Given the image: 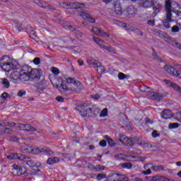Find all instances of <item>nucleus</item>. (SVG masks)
Returning a JSON list of instances; mask_svg holds the SVG:
<instances>
[{"mask_svg": "<svg viewBox=\"0 0 181 181\" xmlns=\"http://www.w3.org/2000/svg\"><path fill=\"white\" fill-rule=\"evenodd\" d=\"M9 57L6 55L3 56L0 59V67H1L2 70L6 73H9L11 70L18 69V66H19V64L17 62L12 61L11 62H9Z\"/></svg>", "mask_w": 181, "mask_h": 181, "instance_id": "nucleus-1", "label": "nucleus"}, {"mask_svg": "<svg viewBox=\"0 0 181 181\" xmlns=\"http://www.w3.org/2000/svg\"><path fill=\"white\" fill-rule=\"evenodd\" d=\"M76 110L82 117H91L93 115V109L88 105H81L77 106Z\"/></svg>", "mask_w": 181, "mask_h": 181, "instance_id": "nucleus-2", "label": "nucleus"}, {"mask_svg": "<svg viewBox=\"0 0 181 181\" xmlns=\"http://www.w3.org/2000/svg\"><path fill=\"white\" fill-rule=\"evenodd\" d=\"M107 181H128L129 179L125 175H119L118 173L110 174L107 177Z\"/></svg>", "mask_w": 181, "mask_h": 181, "instance_id": "nucleus-3", "label": "nucleus"}, {"mask_svg": "<svg viewBox=\"0 0 181 181\" xmlns=\"http://www.w3.org/2000/svg\"><path fill=\"white\" fill-rule=\"evenodd\" d=\"M164 70L169 74H173V76H177V70H181V64H176L173 66L165 65L164 66Z\"/></svg>", "mask_w": 181, "mask_h": 181, "instance_id": "nucleus-4", "label": "nucleus"}, {"mask_svg": "<svg viewBox=\"0 0 181 181\" xmlns=\"http://www.w3.org/2000/svg\"><path fill=\"white\" fill-rule=\"evenodd\" d=\"M19 160H23L24 162H25L26 165L30 166L31 169H35V168H37V166H36V163H35V161H33V159L30 157H27L23 154L19 155Z\"/></svg>", "mask_w": 181, "mask_h": 181, "instance_id": "nucleus-5", "label": "nucleus"}, {"mask_svg": "<svg viewBox=\"0 0 181 181\" xmlns=\"http://www.w3.org/2000/svg\"><path fill=\"white\" fill-rule=\"evenodd\" d=\"M63 8H66V9H78L80 8H84L86 4L81 3H62L60 4Z\"/></svg>", "mask_w": 181, "mask_h": 181, "instance_id": "nucleus-6", "label": "nucleus"}, {"mask_svg": "<svg viewBox=\"0 0 181 181\" xmlns=\"http://www.w3.org/2000/svg\"><path fill=\"white\" fill-rule=\"evenodd\" d=\"M153 32L154 35H156L158 37H160V39H163L164 40H165V42H168V43H170L172 42V38L160 30L155 29L153 30Z\"/></svg>", "mask_w": 181, "mask_h": 181, "instance_id": "nucleus-7", "label": "nucleus"}, {"mask_svg": "<svg viewBox=\"0 0 181 181\" xmlns=\"http://www.w3.org/2000/svg\"><path fill=\"white\" fill-rule=\"evenodd\" d=\"M89 30L96 35L97 36H101V37H110V35L102 30H100L97 27L90 26Z\"/></svg>", "mask_w": 181, "mask_h": 181, "instance_id": "nucleus-8", "label": "nucleus"}, {"mask_svg": "<svg viewBox=\"0 0 181 181\" xmlns=\"http://www.w3.org/2000/svg\"><path fill=\"white\" fill-rule=\"evenodd\" d=\"M13 173L14 176H22V175H25V173H26V168L13 165Z\"/></svg>", "mask_w": 181, "mask_h": 181, "instance_id": "nucleus-9", "label": "nucleus"}, {"mask_svg": "<svg viewBox=\"0 0 181 181\" xmlns=\"http://www.w3.org/2000/svg\"><path fill=\"white\" fill-rule=\"evenodd\" d=\"M30 81H35L37 83L40 78V72L37 69H31V71L29 74Z\"/></svg>", "mask_w": 181, "mask_h": 181, "instance_id": "nucleus-10", "label": "nucleus"}, {"mask_svg": "<svg viewBox=\"0 0 181 181\" xmlns=\"http://www.w3.org/2000/svg\"><path fill=\"white\" fill-rule=\"evenodd\" d=\"M41 152H45V153H47V155H54V152H53L49 148H33V153L34 155H37L38 153H41Z\"/></svg>", "mask_w": 181, "mask_h": 181, "instance_id": "nucleus-11", "label": "nucleus"}, {"mask_svg": "<svg viewBox=\"0 0 181 181\" xmlns=\"http://www.w3.org/2000/svg\"><path fill=\"white\" fill-rule=\"evenodd\" d=\"M119 141L123 144V145H126L127 146H132L134 145V140L128 138L125 135L120 136Z\"/></svg>", "mask_w": 181, "mask_h": 181, "instance_id": "nucleus-12", "label": "nucleus"}, {"mask_svg": "<svg viewBox=\"0 0 181 181\" xmlns=\"http://www.w3.org/2000/svg\"><path fill=\"white\" fill-rule=\"evenodd\" d=\"M78 16H81L84 21H88V22H90V23H95V19L93 18L86 11H81L78 13Z\"/></svg>", "mask_w": 181, "mask_h": 181, "instance_id": "nucleus-13", "label": "nucleus"}, {"mask_svg": "<svg viewBox=\"0 0 181 181\" xmlns=\"http://www.w3.org/2000/svg\"><path fill=\"white\" fill-rule=\"evenodd\" d=\"M66 83H69V84H74L78 90H83V85H81V83L74 78L68 77L66 78Z\"/></svg>", "mask_w": 181, "mask_h": 181, "instance_id": "nucleus-14", "label": "nucleus"}, {"mask_svg": "<svg viewBox=\"0 0 181 181\" xmlns=\"http://www.w3.org/2000/svg\"><path fill=\"white\" fill-rule=\"evenodd\" d=\"M165 94L160 93L158 92H154L151 94V100H156L157 103H159L161 100H163L165 98Z\"/></svg>", "mask_w": 181, "mask_h": 181, "instance_id": "nucleus-15", "label": "nucleus"}, {"mask_svg": "<svg viewBox=\"0 0 181 181\" xmlns=\"http://www.w3.org/2000/svg\"><path fill=\"white\" fill-rule=\"evenodd\" d=\"M64 28H65V29H69V30H71V32H73V30H74L76 37H81V36L83 35V33L79 32L78 30H76V28L71 26V25L69 23H66L64 25Z\"/></svg>", "mask_w": 181, "mask_h": 181, "instance_id": "nucleus-16", "label": "nucleus"}, {"mask_svg": "<svg viewBox=\"0 0 181 181\" xmlns=\"http://www.w3.org/2000/svg\"><path fill=\"white\" fill-rule=\"evenodd\" d=\"M164 83H165V84H167V86H169L170 87H172L173 88H174V90H176V91H178V93H180V94H181V87L180 86H177L176 83H175L168 79H165Z\"/></svg>", "mask_w": 181, "mask_h": 181, "instance_id": "nucleus-17", "label": "nucleus"}, {"mask_svg": "<svg viewBox=\"0 0 181 181\" xmlns=\"http://www.w3.org/2000/svg\"><path fill=\"white\" fill-rule=\"evenodd\" d=\"M113 6L115 13L117 15H121L122 13V8L121 7V3L119 1H116L113 3Z\"/></svg>", "mask_w": 181, "mask_h": 181, "instance_id": "nucleus-18", "label": "nucleus"}, {"mask_svg": "<svg viewBox=\"0 0 181 181\" xmlns=\"http://www.w3.org/2000/svg\"><path fill=\"white\" fill-rule=\"evenodd\" d=\"M93 42H95L96 45H98L100 49H105V47L107 46V42L97 37H93Z\"/></svg>", "mask_w": 181, "mask_h": 181, "instance_id": "nucleus-19", "label": "nucleus"}, {"mask_svg": "<svg viewBox=\"0 0 181 181\" xmlns=\"http://www.w3.org/2000/svg\"><path fill=\"white\" fill-rule=\"evenodd\" d=\"M10 80L13 83H18L21 80V72L15 71L10 75Z\"/></svg>", "mask_w": 181, "mask_h": 181, "instance_id": "nucleus-20", "label": "nucleus"}, {"mask_svg": "<svg viewBox=\"0 0 181 181\" xmlns=\"http://www.w3.org/2000/svg\"><path fill=\"white\" fill-rule=\"evenodd\" d=\"M153 5V0H141L140 6L143 8H151Z\"/></svg>", "mask_w": 181, "mask_h": 181, "instance_id": "nucleus-21", "label": "nucleus"}, {"mask_svg": "<svg viewBox=\"0 0 181 181\" xmlns=\"http://www.w3.org/2000/svg\"><path fill=\"white\" fill-rule=\"evenodd\" d=\"M172 18H173V16H170L169 14L166 15V19L163 20V21L164 28H166L167 29H169V28H170L169 22H173L174 21Z\"/></svg>", "mask_w": 181, "mask_h": 181, "instance_id": "nucleus-22", "label": "nucleus"}, {"mask_svg": "<svg viewBox=\"0 0 181 181\" xmlns=\"http://www.w3.org/2000/svg\"><path fill=\"white\" fill-rule=\"evenodd\" d=\"M165 12L166 15L172 16V4L170 0L165 1Z\"/></svg>", "mask_w": 181, "mask_h": 181, "instance_id": "nucleus-23", "label": "nucleus"}, {"mask_svg": "<svg viewBox=\"0 0 181 181\" xmlns=\"http://www.w3.org/2000/svg\"><path fill=\"white\" fill-rule=\"evenodd\" d=\"M172 115H173L172 111L169 110H165L161 113V117L162 118H164V119H169V118H172Z\"/></svg>", "mask_w": 181, "mask_h": 181, "instance_id": "nucleus-24", "label": "nucleus"}, {"mask_svg": "<svg viewBox=\"0 0 181 181\" xmlns=\"http://www.w3.org/2000/svg\"><path fill=\"white\" fill-rule=\"evenodd\" d=\"M30 71H32V67L24 65L21 68L20 73H23L24 74H30Z\"/></svg>", "mask_w": 181, "mask_h": 181, "instance_id": "nucleus-25", "label": "nucleus"}, {"mask_svg": "<svg viewBox=\"0 0 181 181\" xmlns=\"http://www.w3.org/2000/svg\"><path fill=\"white\" fill-rule=\"evenodd\" d=\"M137 144L138 145H141V146L144 147V148H149V149H151V148H153V146L151 144L146 143L141 139H137Z\"/></svg>", "mask_w": 181, "mask_h": 181, "instance_id": "nucleus-26", "label": "nucleus"}, {"mask_svg": "<svg viewBox=\"0 0 181 181\" xmlns=\"http://www.w3.org/2000/svg\"><path fill=\"white\" fill-rule=\"evenodd\" d=\"M137 12L136 8L134 7V6H130L127 8L128 16H133V15H136Z\"/></svg>", "mask_w": 181, "mask_h": 181, "instance_id": "nucleus-27", "label": "nucleus"}, {"mask_svg": "<svg viewBox=\"0 0 181 181\" xmlns=\"http://www.w3.org/2000/svg\"><path fill=\"white\" fill-rule=\"evenodd\" d=\"M153 9H154V13H158L159 11H160V8L162 6L158 1H154L153 0V5H152Z\"/></svg>", "mask_w": 181, "mask_h": 181, "instance_id": "nucleus-28", "label": "nucleus"}, {"mask_svg": "<svg viewBox=\"0 0 181 181\" xmlns=\"http://www.w3.org/2000/svg\"><path fill=\"white\" fill-rule=\"evenodd\" d=\"M20 80L21 81H30L29 74H23L20 72Z\"/></svg>", "mask_w": 181, "mask_h": 181, "instance_id": "nucleus-29", "label": "nucleus"}, {"mask_svg": "<svg viewBox=\"0 0 181 181\" xmlns=\"http://www.w3.org/2000/svg\"><path fill=\"white\" fill-rule=\"evenodd\" d=\"M60 158L59 157H54L53 158H49L47 160V165H54V163H59Z\"/></svg>", "mask_w": 181, "mask_h": 181, "instance_id": "nucleus-30", "label": "nucleus"}, {"mask_svg": "<svg viewBox=\"0 0 181 181\" xmlns=\"http://www.w3.org/2000/svg\"><path fill=\"white\" fill-rule=\"evenodd\" d=\"M87 63L90 67H93V68L97 67L100 64V62H98V61L95 59H88L87 61Z\"/></svg>", "mask_w": 181, "mask_h": 181, "instance_id": "nucleus-31", "label": "nucleus"}, {"mask_svg": "<svg viewBox=\"0 0 181 181\" xmlns=\"http://www.w3.org/2000/svg\"><path fill=\"white\" fill-rule=\"evenodd\" d=\"M151 169L152 170H154V172H160V170H166L165 169V167H163V165H153L151 166Z\"/></svg>", "mask_w": 181, "mask_h": 181, "instance_id": "nucleus-32", "label": "nucleus"}, {"mask_svg": "<svg viewBox=\"0 0 181 181\" xmlns=\"http://www.w3.org/2000/svg\"><path fill=\"white\" fill-rule=\"evenodd\" d=\"M19 155H21V154L18 153H11V155L7 156L6 158L9 160H13V159H18L19 160V157H20Z\"/></svg>", "mask_w": 181, "mask_h": 181, "instance_id": "nucleus-33", "label": "nucleus"}, {"mask_svg": "<svg viewBox=\"0 0 181 181\" xmlns=\"http://www.w3.org/2000/svg\"><path fill=\"white\" fill-rule=\"evenodd\" d=\"M104 139L105 140H107L108 145H110V146H115V142H114V140H112V139L110 138V136H108V135H105L104 136Z\"/></svg>", "mask_w": 181, "mask_h": 181, "instance_id": "nucleus-34", "label": "nucleus"}, {"mask_svg": "<svg viewBox=\"0 0 181 181\" xmlns=\"http://www.w3.org/2000/svg\"><path fill=\"white\" fill-rule=\"evenodd\" d=\"M38 6H40V8H48V9H52V6L45 1H39Z\"/></svg>", "mask_w": 181, "mask_h": 181, "instance_id": "nucleus-35", "label": "nucleus"}, {"mask_svg": "<svg viewBox=\"0 0 181 181\" xmlns=\"http://www.w3.org/2000/svg\"><path fill=\"white\" fill-rule=\"evenodd\" d=\"M21 149L23 152H25L27 153H32L33 152V148L29 146H23Z\"/></svg>", "mask_w": 181, "mask_h": 181, "instance_id": "nucleus-36", "label": "nucleus"}, {"mask_svg": "<svg viewBox=\"0 0 181 181\" xmlns=\"http://www.w3.org/2000/svg\"><path fill=\"white\" fill-rule=\"evenodd\" d=\"M104 50H107V52H109V53H112L113 54H117V50L114 49L111 46H107L105 47Z\"/></svg>", "mask_w": 181, "mask_h": 181, "instance_id": "nucleus-37", "label": "nucleus"}, {"mask_svg": "<svg viewBox=\"0 0 181 181\" xmlns=\"http://www.w3.org/2000/svg\"><path fill=\"white\" fill-rule=\"evenodd\" d=\"M25 131L27 132H33L36 131V128L32 127L30 124H25Z\"/></svg>", "mask_w": 181, "mask_h": 181, "instance_id": "nucleus-38", "label": "nucleus"}, {"mask_svg": "<svg viewBox=\"0 0 181 181\" xmlns=\"http://www.w3.org/2000/svg\"><path fill=\"white\" fill-rule=\"evenodd\" d=\"M12 131H13L12 129L6 127L4 130L0 131V136L1 135L12 134Z\"/></svg>", "mask_w": 181, "mask_h": 181, "instance_id": "nucleus-39", "label": "nucleus"}, {"mask_svg": "<svg viewBox=\"0 0 181 181\" xmlns=\"http://www.w3.org/2000/svg\"><path fill=\"white\" fill-rule=\"evenodd\" d=\"M1 84H3L4 87H5V88H9L10 83H9V81H8V79L2 78Z\"/></svg>", "mask_w": 181, "mask_h": 181, "instance_id": "nucleus-40", "label": "nucleus"}, {"mask_svg": "<svg viewBox=\"0 0 181 181\" xmlns=\"http://www.w3.org/2000/svg\"><path fill=\"white\" fill-rule=\"evenodd\" d=\"M92 110V115L89 117H94L95 115H98L100 114V109L98 108H94V107H90Z\"/></svg>", "mask_w": 181, "mask_h": 181, "instance_id": "nucleus-41", "label": "nucleus"}, {"mask_svg": "<svg viewBox=\"0 0 181 181\" xmlns=\"http://www.w3.org/2000/svg\"><path fill=\"white\" fill-rule=\"evenodd\" d=\"M97 67V71L99 74L104 73L105 71V68L103 66V65H100V63L98 64Z\"/></svg>", "mask_w": 181, "mask_h": 181, "instance_id": "nucleus-42", "label": "nucleus"}, {"mask_svg": "<svg viewBox=\"0 0 181 181\" xmlns=\"http://www.w3.org/2000/svg\"><path fill=\"white\" fill-rule=\"evenodd\" d=\"M105 177H107V175H105V173H99L96 176V180L100 181L103 180V179H105Z\"/></svg>", "mask_w": 181, "mask_h": 181, "instance_id": "nucleus-43", "label": "nucleus"}, {"mask_svg": "<svg viewBox=\"0 0 181 181\" xmlns=\"http://www.w3.org/2000/svg\"><path fill=\"white\" fill-rule=\"evenodd\" d=\"M122 168L124 169H131L132 168V164L131 163H124L122 164Z\"/></svg>", "mask_w": 181, "mask_h": 181, "instance_id": "nucleus-44", "label": "nucleus"}, {"mask_svg": "<svg viewBox=\"0 0 181 181\" xmlns=\"http://www.w3.org/2000/svg\"><path fill=\"white\" fill-rule=\"evenodd\" d=\"M59 87H61V90H64V91H73V89L68 88L67 85L63 83L61 84V86H59Z\"/></svg>", "mask_w": 181, "mask_h": 181, "instance_id": "nucleus-45", "label": "nucleus"}, {"mask_svg": "<svg viewBox=\"0 0 181 181\" xmlns=\"http://www.w3.org/2000/svg\"><path fill=\"white\" fill-rule=\"evenodd\" d=\"M15 26L16 28H17V29H18L19 32L25 29V27H23V25L21 23H16Z\"/></svg>", "mask_w": 181, "mask_h": 181, "instance_id": "nucleus-46", "label": "nucleus"}, {"mask_svg": "<svg viewBox=\"0 0 181 181\" xmlns=\"http://www.w3.org/2000/svg\"><path fill=\"white\" fill-rule=\"evenodd\" d=\"M108 115V109L105 108L102 110L101 113L100 114V117H107Z\"/></svg>", "mask_w": 181, "mask_h": 181, "instance_id": "nucleus-47", "label": "nucleus"}, {"mask_svg": "<svg viewBox=\"0 0 181 181\" xmlns=\"http://www.w3.org/2000/svg\"><path fill=\"white\" fill-rule=\"evenodd\" d=\"M118 78L119 80H124V78H127V75L124 73L119 72L118 74Z\"/></svg>", "mask_w": 181, "mask_h": 181, "instance_id": "nucleus-48", "label": "nucleus"}, {"mask_svg": "<svg viewBox=\"0 0 181 181\" xmlns=\"http://www.w3.org/2000/svg\"><path fill=\"white\" fill-rule=\"evenodd\" d=\"M129 29H130V30H132V32H134V30H136L137 31V33H139V35L140 36H142V35H144V33H142V32H141V30H138L137 28H135L134 27H130L129 28Z\"/></svg>", "mask_w": 181, "mask_h": 181, "instance_id": "nucleus-49", "label": "nucleus"}, {"mask_svg": "<svg viewBox=\"0 0 181 181\" xmlns=\"http://www.w3.org/2000/svg\"><path fill=\"white\" fill-rule=\"evenodd\" d=\"M168 127L170 129H173L174 128H179V124L177 123H172Z\"/></svg>", "mask_w": 181, "mask_h": 181, "instance_id": "nucleus-50", "label": "nucleus"}, {"mask_svg": "<svg viewBox=\"0 0 181 181\" xmlns=\"http://www.w3.org/2000/svg\"><path fill=\"white\" fill-rule=\"evenodd\" d=\"M17 95L18 97H23V95H26V91L25 90H19L17 93Z\"/></svg>", "mask_w": 181, "mask_h": 181, "instance_id": "nucleus-51", "label": "nucleus"}, {"mask_svg": "<svg viewBox=\"0 0 181 181\" xmlns=\"http://www.w3.org/2000/svg\"><path fill=\"white\" fill-rule=\"evenodd\" d=\"M153 57L155 60L160 62V58L158 57V54L156 53L155 50H153Z\"/></svg>", "mask_w": 181, "mask_h": 181, "instance_id": "nucleus-52", "label": "nucleus"}, {"mask_svg": "<svg viewBox=\"0 0 181 181\" xmlns=\"http://www.w3.org/2000/svg\"><path fill=\"white\" fill-rule=\"evenodd\" d=\"M151 135H152L153 138H158V136H160V134L158 133V131H156V130H154L152 132Z\"/></svg>", "mask_w": 181, "mask_h": 181, "instance_id": "nucleus-53", "label": "nucleus"}, {"mask_svg": "<svg viewBox=\"0 0 181 181\" xmlns=\"http://www.w3.org/2000/svg\"><path fill=\"white\" fill-rule=\"evenodd\" d=\"M33 62L34 63V64H36L37 66V64H40V58L39 57H35Z\"/></svg>", "mask_w": 181, "mask_h": 181, "instance_id": "nucleus-54", "label": "nucleus"}, {"mask_svg": "<svg viewBox=\"0 0 181 181\" xmlns=\"http://www.w3.org/2000/svg\"><path fill=\"white\" fill-rule=\"evenodd\" d=\"M99 145L103 148H105V146H107V141H105V140H102L99 142Z\"/></svg>", "mask_w": 181, "mask_h": 181, "instance_id": "nucleus-55", "label": "nucleus"}, {"mask_svg": "<svg viewBox=\"0 0 181 181\" xmlns=\"http://www.w3.org/2000/svg\"><path fill=\"white\" fill-rule=\"evenodd\" d=\"M25 124H20L18 126V129H20V131H25Z\"/></svg>", "mask_w": 181, "mask_h": 181, "instance_id": "nucleus-56", "label": "nucleus"}, {"mask_svg": "<svg viewBox=\"0 0 181 181\" xmlns=\"http://www.w3.org/2000/svg\"><path fill=\"white\" fill-rule=\"evenodd\" d=\"M96 169H97V170H99L100 172H101V170H104V169H105V166H104V165H96Z\"/></svg>", "mask_w": 181, "mask_h": 181, "instance_id": "nucleus-57", "label": "nucleus"}, {"mask_svg": "<svg viewBox=\"0 0 181 181\" xmlns=\"http://www.w3.org/2000/svg\"><path fill=\"white\" fill-rule=\"evenodd\" d=\"M9 95V93H6V92H4V93H3L2 94H1V98H3V100H6V98L8 97Z\"/></svg>", "mask_w": 181, "mask_h": 181, "instance_id": "nucleus-58", "label": "nucleus"}, {"mask_svg": "<svg viewBox=\"0 0 181 181\" xmlns=\"http://www.w3.org/2000/svg\"><path fill=\"white\" fill-rule=\"evenodd\" d=\"M45 90L44 87H37L36 90L37 93H40V94H42V93H43V90Z\"/></svg>", "mask_w": 181, "mask_h": 181, "instance_id": "nucleus-59", "label": "nucleus"}, {"mask_svg": "<svg viewBox=\"0 0 181 181\" xmlns=\"http://www.w3.org/2000/svg\"><path fill=\"white\" fill-rule=\"evenodd\" d=\"M145 122H146V124H153V121L151 120V119H149V117H146Z\"/></svg>", "mask_w": 181, "mask_h": 181, "instance_id": "nucleus-60", "label": "nucleus"}, {"mask_svg": "<svg viewBox=\"0 0 181 181\" xmlns=\"http://www.w3.org/2000/svg\"><path fill=\"white\" fill-rule=\"evenodd\" d=\"M172 32H174V33L179 32V27H177V25H174L172 28Z\"/></svg>", "mask_w": 181, "mask_h": 181, "instance_id": "nucleus-61", "label": "nucleus"}, {"mask_svg": "<svg viewBox=\"0 0 181 181\" xmlns=\"http://www.w3.org/2000/svg\"><path fill=\"white\" fill-rule=\"evenodd\" d=\"M147 23L150 25V26H155V20H149Z\"/></svg>", "mask_w": 181, "mask_h": 181, "instance_id": "nucleus-62", "label": "nucleus"}, {"mask_svg": "<svg viewBox=\"0 0 181 181\" xmlns=\"http://www.w3.org/2000/svg\"><path fill=\"white\" fill-rule=\"evenodd\" d=\"M57 101H58L59 103H63V101L64 100V99L63 98V97L62 96H58L56 98Z\"/></svg>", "mask_w": 181, "mask_h": 181, "instance_id": "nucleus-63", "label": "nucleus"}, {"mask_svg": "<svg viewBox=\"0 0 181 181\" xmlns=\"http://www.w3.org/2000/svg\"><path fill=\"white\" fill-rule=\"evenodd\" d=\"M19 139L16 136H12L10 138V141H11L12 142H16Z\"/></svg>", "mask_w": 181, "mask_h": 181, "instance_id": "nucleus-64", "label": "nucleus"}]
</instances>
